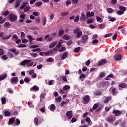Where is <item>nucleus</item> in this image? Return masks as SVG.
I'll list each match as a JSON object with an SVG mask.
<instances>
[{
	"label": "nucleus",
	"instance_id": "obj_45",
	"mask_svg": "<svg viewBox=\"0 0 127 127\" xmlns=\"http://www.w3.org/2000/svg\"><path fill=\"white\" fill-rule=\"evenodd\" d=\"M124 13H125V12L122 11V10H118L117 12V14L118 15H122V14H124Z\"/></svg>",
	"mask_w": 127,
	"mask_h": 127
},
{
	"label": "nucleus",
	"instance_id": "obj_5",
	"mask_svg": "<svg viewBox=\"0 0 127 127\" xmlns=\"http://www.w3.org/2000/svg\"><path fill=\"white\" fill-rule=\"evenodd\" d=\"M11 83L13 85H15L17 84L18 82V77H13L11 78L10 80Z\"/></svg>",
	"mask_w": 127,
	"mask_h": 127
},
{
	"label": "nucleus",
	"instance_id": "obj_59",
	"mask_svg": "<svg viewBox=\"0 0 127 127\" xmlns=\"http://www.w3.org/2000/svg\"><path fill=\"white\" fill-rule=\"evenodd\" d=\"M30 9V7H29V6H26L24 10V11L25 12H27V11H28V10H29Z\"/></svg>",
	"mask_w": 127,
	"mask_h": 127
},
{
	"label": "nucleus",
	"instance_id": "obj_24",
	"mask_svg": "<svg viewBox=\"0 0 127 127\" xmlns=\"http://www.w3.org/2000/svg\"><path fill=\"white\" fill-rule=\"evenodd\" d=\"M119 9H120V10H121V11H123V12H124V11H126L127 9L126 7H124L122 6H119Z\"/></svg>",
	"mask_w": 127,
	"mask_h": 127
},
{
	"label": "nucleus",
	"instance_id": "obj_55",
	"mask_svg": "<svg viewBox=\"0 0 127 127\" xmlns=\"http://www.w3.org/2000/svg\"><path fill=\"white\" fill-rule=\"evenodd\" d=\"M47 62H54V59L52 58H50L47 59Z\"/></svg>",
	"mask_w": 127,
	"mask_h": 127
},
{
	"label": "nucleus",
	"instance_id": "obj_8",
	"mask_svg": "<svg viewBox=\"0 0 127 127\" xmlns=\"http://www.w3.org/2000/svg\"><path fill=\"white\" fill-rule=\"evenodd\" d=\"M106 63H108V61H107V59H102L101 61H100L98 62V65L102 66V65H104L106 64Z\"/></svg>",
	"mask_w": 127,
	"mask_h": 127
},
{
	"label": "nucleus",
	"instance_id": "obj_23",
	"mask_svg": "<svg viewBox=\"0 0 127 127\" xmlns=\"http://www.w3.org/2000/svg\"><path fill=\"white\" fill-rule=\"evenodd\" d=\"M50 35H47L45 36V39H47V38H48L47 40V41L48 42L49 41H52V37H49Z\"/></svg>",
	"mask_w": 127,
	"mask_h": 127
},
{
	"label": "nucleus",
	"instance_id": "obj_37",
	"mask_svg": "<svg viewBox=\"0 0 127 127\" xmlns=\"http://www.w3.org/2000/svg\"><path fill=\"white\" fill-rule=\"evenodd\" d=\"M95 96H102V92L96 91L94 92Z\"/></svg>",
	"mask_w": 127,
	"mask_h": 127
},
{
	"label": "nucleus",
	"instance_id": "obj_44",
	"mask_svg": "<svg viewBox=\"0 0 127 127\" xmlns=\"http://www.w3.org/2000/svg\"><path fill=\"white\" fill-rule=\"evenodd\" d=\"M106 76V73H105L104 72H102L99 74V77L100 78H104Z\"/></svg>",
	"mask_w": 127,
	"mask_h": 127
},
{
	"label": "nucleus",
	"instance_id": "obj_63",
	"mask_svg": "<svg viewBox=\"0 0 127 127\" xmlns=\"http://www.w3.org/2000/svg\"><path fill=\"white\" fill-rule=\"evenodd\" d=\"M91 64V61L90 60H88L85 62V65L86 66H89L90 64Z\"/></svg>",
	"mask_w": 127,
	"mask_h": 127
},
{
	"label": "nucleus",
	"instance_id": "obj_32",
	"mask_svg": "<svg viewBox=\"0 0 127 127\" xmlns=\"http://www.w3.org/2000/svg\"><path fill=\"white\" fill-rule=\"evenodd\" d=\"M17 40L18 39V37L17 36V35L16 34H14L12 38H11V40H12V41H14V39Z\"/></svg>",
	"mask_w": 127,
	"mask_h": 127
},
{
	"label": "nucleus",
	"instance_id": "obj_3",
	"mask_svg": "<svg viewBox=\"0 0 127 127\" xmlns=\"http://www.w3.org/2000/svg\"><path fill=\"white\" fill-rule=\"evenodd\" d=\"M89 39V37L87 35H83L81 37V40H80L82 43H87V41Z\"/></svg>",
	"mask_w": 127,
	"mask_h": 127
},
{
	"label": "nucleus",
	"instance_id": "obj_42",
	"mask_svg": "<svg viewBox=\"0 0 127 127\" xmlns=\"http://www.w3.org/2000/svg\"><path fill=\"white\" fill-rule=\"evenodd\" d=\"M108 19H109V21H112V22H114V21H115V20H117L116 18H114V17L112 18V17L111 16H109Z\"/></svg>",
	"mask_w": 127,
	"mask_h": 127
},
{
	"label": "nucleus",
	"instance_id": "obj_4",
	"mask_svg": "<svg viewBox=\"0 0 127 127\" xmlns=\"http://www.w3.org/2000/svg\"><path fill=\"white\" fill-rule=\"evenodd\" d=\"M67 119H68L69 120H71L73 117V111H67L65 114Z\"/></svg>",
	"mask_w": 127,
	"mask_h": 127
},
{
	"label": "nucleus",
	"instance_id": "obj_7",
	"mask_svg": "<svg viewBox=\"0 0 127 127\" xmlns=\"http://www.w3.org/2000/svg\"><path fill=\"white\" fill-rule=\"evenodd\" d=\"M31 62V60H25L20 63V65H21V66H24V65H27V64H29V63H30Z\"/></svg>",
	"mask_w": 127,
	"mask_h": 127
},
{
	"label": "nucleus",
	"instance_id": "obj_15",
	"mask_svg": "<svg viewBox=\"0 0 127 127\" xmlns=\"http://www.w3.org/2000/svg\"><path fill=\"white\" fill-rule=\"evenodd\" d=\"M14 121H15V118L14 117L9 119L8 121V125L10 126V125H12L13 123H14Z\"/></svg>",
	"mask_w": 127,
	"mask_h": 127
},
{
	"label": "nucleus",
	"instance_id": "obj_31",
	"mask_svg": "<svg viewBox=\"0 0 127 127\" xmlns=\"http://www.w3.org/2000/svg\"><path fill=\"white\" fill-rule=\"evenodd\" d=\"M76 33H77V35H76L77 38H80V37L82 36V34H83V32L82 31H79Z\"/></svg>",
	"mask_w": 127,
	"mask_h": 127
},
{
	"label": "nucleus",
	"instance_id": "obj_56",
	"mask_svg": "<svg viewBox=\"0 0 127 127\" xmlns=\"http://www.w3.org/2000/svg\"><path fill=\"white\" fill-rule=\"evenodd\" d=\"M79 18H80V17L79 16V15H77L75 18L74 19V22H78L79 21Z\"/></svg>",
	"mask_w": 127,
	"mask_h": 127
},
{
	"label": "nucleus",
	"instance_id": "obj_26",
	"mask_svg": "<svg viewBox=\"0 0 127 127\" xmlns=\"http://www.w3.org/2000/svg\"><path fill=\"white\" fill-rule=\"evenodd\" d=\"M27 3H28V2H23V4L21 5L20 7V9H23L24 7H25V6H26V4H27Z\"/></svg>",
	"mask_w": 127,
	"mask_h": 127
},
{
	"label": "nucleus",
	"instance_id": "obj_10",
	"mask_svg": "<svg viewBox=\"0 0 127 127\" xmlns=\"http://www.w3.org/2000/svg\"><path fill=\"white\" fill-rule=\"evenodd\" d=\"M7 78V74L6 73H3L0 75V81L4 80Z\"/></svg>",
	"mask_w": 127,
	"mask_h": 127
},
{
	"label": "nucleus",
	"instance_id": "obj_58",
	"mask_svg": "<svg viewBox=\"0 0 127 127\" xmlns=\"http://www.w3.org/2000/svg\"><path fill=\"white\" fill-rule=\"evenodd\" d=\"M5 20H4V19H2V16H0V24H1L4 22Z\"/></svg>",
	"mask_w": 127,
	"mask_h": 127
},
{
	"label": "nucleus",
	"instance_id": "obj_33",
	"mask_svg": "<svg viewBox=\"0 0 127 127\" xmlns=\"http://www.w3.org/2000/svg\"><path fill=\"white\" fill-rule=\"evenodd\" d=\"M55 108H56L55 105H54V104H51V105H50V110L51 111H52V112H53V111H54V110H55Z\"/></svg>",
	"mask_w": 127,
	"mask_h": 127
},
{
	"label": "nucleus",
	"instance_id": "obj_54",
	"mask_svg": "<svg viewBox=\"0 0 127 127\" xmlns=\"http://www.w3.org/2000/svg\"><path fill=\"white\" fill-rule=\"evenodd\" d=\"M62 100V97H61V96H59L57 98H56V102H61Z\"/></svg>",
	"mask_w": 127,
	"mask_h": 127
},
{
	"label": "nucleus",
	"instance_id": "obj_57",
	"mask_svg": "<svg viewBox=\"0 0 127 127\" xmlns=\"http://www.w3.org/2000/svg\"><path fill=\"white\" fill-rule=\"evenodd\" d=\"M96 19L99 22H103V19L100 17H96Z\"/></svg>",
	"mask_w": 127,
	"mask_h": 127
},
{
	"label": "nucleus",
	"instance_id": "obj_28",
	"mask_svg": "<svg viewBox=\"0 0 127 127\" xmlns=\"http://www.w3.org/2000/svg\"><path fill=\"white\" fill-rule=\"evenodd\" d=\"M63 38L64 40H69V39H70V36H68V35H64L63 36Z\"/></svg>",
	"mask_w": 127,
	"mask_h": 127
},
{
	"label": "nucleus",
	"instance_id": "obj_39",
	"mask_svg": "<svg viewBox=\"0 0 127 127\" xmlns=\"http://www.w3.org/2000/svg\"><path fill=\"white\" fill-rule=\"evenodd\" d=\"M64 51H66V48L65 47H62L59 50V52H64Z\"/></svg>",
	"mask_w": 127,
	"mask_h": 127
},
{
	"label": "nucleus",
	"instance_id": "obj_35",
	"mask_svg": "<svg viewBox=\"0 0 127 127\" xmlns=\"http://www.w3.org/2000/svg\"><path fill=\"white\" fill-rule=\"evenodd\" d=\"M47 22V18H46V17H43V26H45V25H46Z\"/></svg>",
	"mask_w": 127,
	"mask_h": 127
},
{
	"label": "nucleus",
	"instance_id": "obj_36",
	"mask_svg": "<svg viewBox=\"0 0 127 127\" xmlns=\"http://www.w3.org/2000/svg\"><path fill=\"white\" fill-rule=\"evenodd\" d=\"M64 34V30H60L59 31V36H62Z\"/></svg>",
	"mask_w": 127,
	"mask_h": 127
},
{
	"label": "nucleus",
	"instance_id": "obj_20",
	"mask_svg": "<svg viewBox=\"0 0 127 127\" xmlns=\"http://www.w3.org/2000/svg\"><path fill=\"white\" fill-rule=\"evenodd\" d=\"M62 43H63V41L62 40L59 41L56 47H57V48L59 49V48H60L61 46H62Z\"/></svg>",
	"mask_w": 127,
	"mask_h": 127
},
{
	"label": "nucleus",
	"instance_id": "obj_22",
	"mask_svg": "<svg viewBox=\"0 0 127 127\" xmlns=\"http://www.w3.org/2000/svg\"><path fill=\"white\" fill-rule=\"evenodd\" d=\"M86 19V15H85V13L82 12L80 16V20H85Z\"/></svg>",
	"mask_w": 127,
	"mask_h": 127
},
{
	"label": "nucleus",
	"instance_id": "obj_49",
	"mask_svg": "<svg viewBox=\"0 0 127 127\" xmlns=\"http://www.w3.org/2000/svg\"><path fill=\"white\" fill-rule=\"evenodd\" d=\"M99 107V105H98L97 104H95L93 106V111H95V110H97V109H98V107Z\"/></svg>",
	"mask_w": 127,
	"mask_h": 127
},
{
	"label": "nucleus",
	"instance_id": "obj_43",
	"mask_svg": "<svg viewBox=\"0 0 127 127\" xmlns=\"http://www.w3.org/2000/svg\"><path fill=\"white\" fill-rule=\"evenodd\" d=\"M80 49L81 48L80 47L76 48L75 49H74V52L75 53H79V52H80Z\"/></svg>",
	"mask_w": 127,
	"mask_h": 127
},
{
	"label": "nucleus",
	"instance_id": "obj_53",
	"mask_svg": "<svg viewBox=\"0 0 127 127\" xmlns=\"http://www.w3.org/2000/svg\"><path fill=\"white\" fill-rule=\"evenodd\" d=\"M17 47L18 48H24L26 47V45L22 44L18 46Z\"/></svg>",
	"mask_w": 127,
	"mask_h": 127
},
{
	"label": "nucleus",
	"instance_id": "obj_25",
	"mask_svg": "<svg viewBox=\"0 0 127 127\" xmlns=\"http://www.w3.org/2000/svg\"><path fill=\"white\" fill-rule=\"evenodd\" d=\"M1 101L2 105H5V104H6V99H5V98L2 97Z\"/></svg>",
	"mask_w": 127,
	"mask_h": 127
},
{
	"label": "nucleus",
	"instance_id": "obj_46",
	"mask_svg": "<svg viewBox=\"0 0 127 127\" xmlns=\"http://www.w3.org/2000/svg\"><path fill=\"white\" fill-rule=\"evenodd\" d=\"M99 26L101 29H103V28H105L106 27V24H99Z\"/></svg>",
	"mask_w": 127,
	"mask_h": 127
},
{
	"label": "nucleus",
	"instance_id": "obj_47",
	"mask_svg": "<svg viewBox=\"0 0 127 127\" xmlns=\"http://www.w3.org/2000/svg\"><path fill=\"white\" fill-rule=\"evenodd\" d=\"M94 21H93V18H90L88 19L87 21V23L90 24V23H93Z\"/></svg>",
	"mask_w": 127,
	"mask_h": 127
},
{
	"label": "nucleus",
	"instance_id": "obj_12",
	"mask_svg": "<svg viewBox=\"0 0 127 127\" xmlns=\"http://www.w3.org/2000/svg\"><path fill=\"white\" fill-rule=\"evenodd\" d=\"M115 59L116 61H120L122 60V55L118 54L115 56Z\"/></svg>",
	"mask_w": 127,
	"mask_h": 127
},
{
	"label": "nucleus",
	"instance_id": "obj_34",
	"mask_svg": "<svg viewBox=\"0 0 127 127\" xmlns=\"http://www.w3.org/2000/svg\"><path fill=\"white\" fill-rule=\"evenodd\" d=\"M10 37H11V35H10L7 37L3 36V37H2L1 39L3 40H6V39H9V38H10Z\"/></svg>",
	"mask_w": 127,
	"mask_h": 127
},
{
	"label": "nucleus",
	"instance_id": "obj_60",
	"mask_svg": "<svg viewBox=\"0 0 127 127\" xmlns=\"http://www.w3.org/2000/svg\"><path fill=\"white\" fill-rule=\"evenodd\" d=\"M30 56H32V57H33V58H36L37 57V54L35 53H31L30 54Z\"/></svg>",
	"mask_w": 127,
	"mask_h": 127
},
{
	"label": "nucleus",
	"instance_id": "obj_41",
	"mask_svg": "<svg viewBox=\"0 0 127 127\" xmlns=\"http://www.w3.org/2000/svg\"><path fill=\"white\" fill-rule=\"evenodd\" d=\"M93 45H96L97 43H99V40L98 39H94L92 42Z\"/></svg>",
	"mask_w": 127,
	"mask_h": 127
},
{
	"label": "nucleus",
	"instance_id": "obj_1",
	"mask_svg": "<svg viewBox=\"0 0 127 127\" xmlns=\"http://www.w3.org/2000/svg\"><path fill=\"white\" fill-rule=\"evenodd\" d=\"M8 18L10 21L12 22L13 21H15V20L17 19V16L13 13H11L8 15Z\"/></svg>",
	"mask_w": 127,
	"mask_h": 127
},
{
	"label": "nucleus",
	"instance_id": "obj_19",
	"mask_svg": "<svg viewBox=\"0 0 127 127\" xmlns=\"http://www.w3.org/2000/svg\"><path fill=\"white\" fill-rule=\"evenodd\" d=\"M56 44H57V41L54 42L52 43L50 45H49V48H53L55 47Z\"/></svg>",
	"mask_w": 127,
	"mask_h": 127
},
{
	"label": "nucleus",
	"instance_id": "obj_64",
	"mask_svg": "<svg viewBox=\"0 0 127 127\" xmlns=\"http://www.w3.org/2000/svg\"><path fill=\"white\" fill-rule=\"evenodd\" d=\"M35 4L37 6H40V5L42 4V2L41 1L37 2L35 3Z\"/></svg>",
	"mask_w": 127,
	"mask_h": 127
},
{
	"label": "nucleus",
	"instance_id": "obj_48",
	"mask_svg": "<svg viewBox=\"0 0 127 127\" xmlns=\"http://www.w3.org/2000/svg\"><path fill=\"white\" fill-rule=\"evenodd\" d=\"M40 55L41 56H48V54L46 52H40Z\"/></svg>",
	"mask_w": 127,
	"mask_h": 127
},
{
	"label": "nucleus",
	"instance_id": "obj_52",
	"mask_svg": "<svg viewBox=\"0 0 127 127\" xmlns=\"http://www.w3.org/2000/svg\"><path fill=\"white\" fill-rule=\"evenodd\" d=\"M4 115H5V117H8L10 116V112L8 111H5L4 112Z\"/></svg>",
	"mask_w": 127,
	"mask_h": 127
},
{
	"label": "nucleus",
	"instance_id": "obj_40",
	"mask_svg": "<svg viewBox=\"0 0 127 127\" xmlns=\"http://www.w3.org/2000/svg\"><path fill=\"white\" fill-rule=\"evenodd\" d=\"M113 77H114V74H110L106 77L105 80H110V78H113Z\"/></svg>",
	"mask_w": 127,
	"mask_h": 127
},
{
	"label": "nucleus",
	"instance_id": "obj_17",
	"mask_svg": "<svg viewBox=\"0 0 127 127\" xmlns=\"http://www.w3.org/2000/svg\"><path fill=\"white\" fill-rule=\"evenodd\" d=\"M60 78H61L62 80L65 83H68V80H67V77H66V76L62 75L60 76Z\"/></svg>",
	"mask_w": 127,
	"mask_h": 127
},
{
	"label": "nucleus",
	"instance_id": "obj_21",
	"mask_svg": "<svg viewBox=\"0 0 127 127\" xmlns=\"http://www.w3.org/2000/svg\"><path fill=\"white\" fill-rule=\"evenodd\" d=\"M115 120H116L115 118H108L106 119V121L109 123H113V122H115Z\"/></svg>",
	"mask_w": 127,
	"mask_h": 127
},
{
	"label": "nucleus",
	"instance_id": "obj_9",
	"mask_svg": "<svg viewBox=\"0 0 127 127\" xmlns=\"http://www.w3.org/2000/svg\"><path fill=\"white\" fill-rule=\"evenodd\" d=\"M83 101L85 104L89 103V101H90V96L89 95H85L83 98Z\"/></svg>",
	"mask_w": 127,
	"mask_h": 127
},
{
	"label": "nucleus",
	"instance_id": "obj_14",
	"mask_svg": "<svg viewBox=\"0 0 127 127\" xmlns=\"http://www.w3.org/2000/svg\"><path fill=\"white\" fill-rule=\"evenodd\" d=\"M111 100H112V97L111 96L106 97L105 98V100H104L103 103L104 104H108L109 103V101H111Z\"/></svg>",
	"mask_w": 127,
	"mask_h": 127
},
{
	"label": "nucleus",
	"instance_id": "obj_30",
	"mask_svg": "<svg viewBox=\"0 0 127 127\" xmlns=\"http://www.w3.org/2000/svg\"><path fill=\"white\" fill-rule=\"evenodd\" d=\"M27 38H28V39H29V42L31 44V43H32V40H34V39L32 38V37L30 35L27 36Z\"/></svg>",
	"mask_w": 127,
	"mask_h": 127
},
{
	"label": "nucleus",
	"instance_id": "obj_62",
	"mask_svg": "<svg viewBox=\"0 0 127 127\" xmlns=\"http://www.w3.org/2000/svg\"><path fill=\"white\" fill-rule=\"evenodd\" d=\"M107 12L109 13H112L113 12V9L111 8H107Z\"/></svg>",
	"mask_w": 127,
	"mask_h": 127
},
{
	"label": "nucleus",
	"instance_id": "obj_13",
	"mask_svg": "<svg viewBox=\"0 0 127 127\" xmlns=\"http://www.w3.org/2000/svg\"><path fill=\"white\" fill-rule=\"evenodd\" d=\"M30 91L31 92H33L34 91H39V87H38V86L35 85L33 87L30 88Z\"/></svg>",
	"mask_w": 127,
	"mask_h": 127
},
{
	"label": "nucleus",
	"instance_id": "obj_27",
	"mask_svg": "<svg viewBox=\"0 0 127 127\" xmlns=\"http://www.w3.org/2000/svg\"><path fill=\"white\" fill-rule=\"evenodd\" d=\"M120 88H127V84L126 83H121L119 85Z\"/></svg>",
	"mask_w": 127,
	"mask_h": 127
},
{
	"label": "nucleus",
	"instance_id": "obj_16",
	"mask_svg": "<svg viewBox=\"0 0 127 127\" xmlns=\"http://www.w3.org/2000/svg\"><path fill=\"white\" fill-rule=\"evenodd\" d=\"M67 56H68V53L67 52H65L61 58V60H64V59H66V58H67Z\"/></svg>",
	"mask_w": 127,
	"mask_h": 127
},
{
	"label": "nucleus",
	"instance_id": "obj_2",
	"mask_svg": "<svg viewBox=\"0 0 127 127\" xmlns=\"http://www.w3.org/2000/svg\"><path fill=\"white\" fill-rule=\"evenodd\" d=\"M70 88L69 85H65L63 87V89L60 90V94H65V91H68Z\"/></svg>",
	"mask_w": 127,
	"mask_h": 127
},
{
	"label": "nucleus",
	"instance_id": "obj_29",
	"mask_svg": "<svg viewBox=\"0 0 127 127\" xmlns=\"http://www.w3.org/2000/svg\"><path fill=\"white\" fill-rule=\"evenodd\" d=\"M112 93L113 96H117V95L118 94V92H117V90L115 88L112 89Z\"/></svg>",
	"mask_w": 127,
	"mask_h": 127
},
{
	"label": "nucleus",
	"instance_id": "obj_50",
	"mask_svg": "<svg viewBox=\"0 0 127 127\" xmlns=\"http://www.w3.org/2000/svg\"><path fill=\"white\" fill-rule=\"evenodd\" d=\"M16 126H19L20 125V120L18 119V118H17L16 119V123H15Z\"/></svg>",
	"mask_w": 127,
	"mask_h": 127
},
{
	"label": "nucleus",
	"instance_id": "obj_6",
	"mask_svg": "<svg viewBox=\"0 0 127 127\" xmlns=\"http://www.w3.org/2000/svg\"><path fill=\"white\" fill-rule=\"evenodd\" d=\"M112 114L115 115V117H119V116H121L123 113H122L120 110H113Z\"/></svg>",
	"mask_w": 127,
	"mask_h": 127
},
{
	"label": "nucleus",
	"instance_id": "obj_11",
	"mask_svg": "<svg viewBox=\"0 0 127 127\" xmlns=\"http://www.w3.org/2000/svg\"><path fill=\"white\" fill-rule=\"evenodd\" d=\"M34 123L35 124V125L36 126V127H38V125H39V124H41V122L40 121H38V118L37 117H35L34 119Z\"/></svg>",
	"mask_w": 127,
	"mask_h": 127
},
{
	"label": "nucleus",
	"instance_id": "obj_61",
	"mask_svg": "<svg viewBox=\"0 0 127 127\" xmlns=\"http://www.w3.org/2000/svg\"><path fill=\"white\" fill-rule=\"evenodd\" d=\"M85 122L88 123V124H90V123H91V119L87 117L85 119Z\"/></svg>",
	"mask_w": 127,
	"mask_h": 127
},
{
	"label": "nucleus",
	"instance_id": "obj_51",
	"mask_svg": "<svg viewBox=\"0 0 127 127\" xmlns=\"http://www.w3.org/2000/svg\"><path fill=\"white\" fill-rule=\"evenodd\" d=\"M83 78H86V74H81L79 76V78L80 79L81 81H83L82 79Z\"/></svg>",
	"mask_w": 127,
	"mask_h": 127
},
{
	"label": "nucleus",
	"instance_id": "obj_18",
	"mask_svg": "<svg viewBox=\"0 0 127 127\" xmlns=\"http://www.w3.org/2000/svg\"><path fill=\"white\" fill-rule=\"evenodd\" d=\"M67 15H69V12H62L61 13V16L62 17H64V16H67Z\"/></svg>",
	"mask_w": 127,
	"mask_h": 127
},
{
	"label": "nucleus",
	"instance_id": "obj_38",
	"mask_svg": "<svg viewBox=\"0 0 127 127\" xmlns=\"http://www.w3.org/2000/svg\"><path fill=\"white\" fill-rule=\"evenodd\" d=\"M20 0H17L15 4V7H18L19 5H20Z\"/></svg>",
	"mask_w": 127,
	"mask_h": 127
}]
</instances>
